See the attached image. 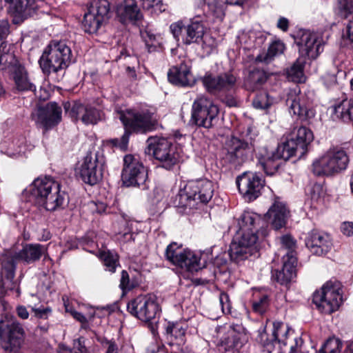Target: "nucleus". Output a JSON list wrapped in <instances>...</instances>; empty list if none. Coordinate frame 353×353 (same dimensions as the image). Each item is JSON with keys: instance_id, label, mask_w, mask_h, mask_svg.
<instances>
[{"instance_id": "f257e3e1", "label": "nucleus", "mask_w": 353, "mask_h": 353, "mask_svg": "<svg viewBox=\"0 0 353 353\" xmlns=\"http://www.w3.org/2000/svg\"><path fill=\"white\" fill-rule=\"evenodd\" d=\"M252 130L248 128L239 137L227 139L221 150V161L230 168H239L246 163L254 151Z\"/></svg>"}, {"instance_id": "f03ea898", "label": "nucleus", "mask_w": 353, "mask_h": 353, "mask_svg": "<svg viewBox=\"0 0 353 353\" xmlns=\"http://www.w3.org/2000/svg\"><path fill=\"white\" fill-rule=\"evenodd\" d=\"M30 192L35 203L48 211L61 208L67 196L61 190L60 183L50 176L36 179L30 185Z\"/></svg>"}, {"instance_id": "7ed1b4c3", "label": "nucleus", "mask_w": 353, "mask_h": 353, "mask_svg": "<svg viewBox=\"0 0 353 353\" xmlns=\"http://www.w3.org/2000/svg\"><path fill=\"white\" fill-rule=\"evenodd\" d=\"M121 121L125 127V132L119 140V146L123 150L127 148L131 133L145 134L157 129L159 125L157 114L148 109L129 111L127 114L121 116Z\"/></svg>"}, {"instance_id": "20e7f679", "label": "nucleus", "mask_w": 353, "mask_h": 353, "mask_svg": "<svg viewBox=\"0 0 353 353\" xmlns=\"http://www.w3.org/2000/svg\"><path fill=\"white\" fill-rule=\"evenodd\" d=\"M72 51L63 41H52L39 59L44 73L58 72L65 70L71 62Z\"/></svg>"}, {"instance_id": "39448f33", "label": "nucleus", "mask_w": 353, "mask_h": 353, "mask_svg": "<svg viewBox=\"0 0 353 353\" xmlns=\"http://www.w3.org/2000/svg\"><path fill=\"white\" fill-rule=\"evenodd\" d=\"M349 161L345 150L337 147L331 148L323 156L314 161L312 172L318 176H334L345 170Z\"/></svg>"}, {"instance_id": "423d86ee", "label": "nucleus", "mask_w": 353, "mask_h": 353, "mask_svg": "<svg viewBox=\"0 0 353 353\" xmlns=\"http://www.w3.org/2000/svg\"><path fill=\"white\" fill-rule=\"evenodd\" d=\"M312 301L323 313L330 314L337 310L343 302L341 283L337 281L326 282L314 293Z\"/></svg>"}, {"instance_id": "0eeeda50", "label": "nucleus", "mask_w": 353, "mask_h": 353, "mask_svg": "<svg viewBox=\"0 0 353 353\" xmlns=\"http://www.w3.org/2000/svg\"><path fill=\"white\" fill-rule=\"evenodd\" d=\"M105 163V157L101 150L90 151L79 168V177L88 185L97 184L103 178Z\"/></svg>"}, {"instance_id": "6e6552de", "label": "nucleus", "mask_w": 353, "mask_h": 353, "mask_svg": "<svg viewBox=\"0 0 353 353\" xmlns=\"http://www.w3.org/2000/svg\"><path fill=\"white\" fill-rule=\"evenodd\" d=\"M219 108L208 97L200 95L193 102L190 121L199 127L212 128L218 121Z\"/></svg>"}, {"instance_id": "1a4fd4ad", "label": "nucleus", "mask_w": 353, "mask_h": 353, "mask_svg": "<svg viewBox=\"0 0 353 353\" xmlns=\"http://www.w3.org/2000/svg\"><path fill=\"white\" fill-rule=\"evenodd\" d=\"M165 256L172 265L188 272H197L202 268L199 256L189 249L183 248L182 244L176 242L167 246Z\"/></svg>"}, {"instance_id": "9d476101", "label": "nucleus", "mask_w": 353, "mask_h": 353, "mask_svg": "<svg viewBox=\"0 0 353 353\" xmlns=\"http://www.w3.org/2000/svg\"><path fill=\"white\" fill-rule=\"evenodd\" d=\"M24 338L25 331L19 321H8L0 315V343L3 350L17 352L21 348Z\"/></svg>"}, {"instance_id": "9b49d317", "label": "nucleus", "mask_w": 353, "mask_h": 353, "mask_svg": "<svg viewBox=\"0 0 353 353\" xmlns=\"http://www.w3.org/2000/svg\"><path fill=\"white\" fill-rule=\"evenodd\" d=\"M148 153L161 163V166L170 170L179 159V154L172 143L165 138L150 137L147 140Z\"/></svg>"}, {"instance_id": "f8f14e48", "label": "nucleus", "mask_w": 353, "mask_h": 353, "mask_svg": "<svg viewBox=\"0 0 353 353\" xmlns=\"http://www.w3.org/2000/svg\"><path fill=\"white\" fill-rule=\"evenodd\" d=\"M260 232H237L229 250L231 260L238 263L252 256L256 250Z\"/></svg>"}, {"instance_id": "ddd939ff", "label": "nucleus", "mask_w": 353, "mask_h": 353, "mask_svg": "<svg viewBox=\"0 0 353 353\" xmlns=\"http://www.w3.org/2000/svg\"><path fill=\"white\" fill-rule=\"evenodd\" d=\"M128 311L144 322H149L156 318L160 309L156 298L152 295H141L128 303Z\"/></svg>"}, {"instance_id": "4468645a", "label": "nucleus", "mask_w": 353, "mask_h": 353, "mask_svg": "<svg viewBox=\"0 0 353 353\" xmlns=\"http://www.w3.org/2000/svg\"><path fill=\"white\" fill-rule=\"evenodd\" d=\"M121 176L126 186H140L145 182L148 172L138 159L132 154H127L123 159Z\"/></svg>"}, {"instance_id": "2eb2a0df", "label": "nucleus", "mask_w": 353, "mask_h": 353, "mask_svg": "<svg viewBox=\"0 0 353 353\" xmlns=\"http://www.w3.org/2000/svg\"><path fill=\"white\" fill-rule=\"evenodd\" d=\"M61 108L56 102L39 106L31 113L32 119L46 130L56 126L61 121Z\"/></svg>"}, {"instance_id": "dca6fc26", "label": "nucleus", "mask_w": 353, "mask_h": 353, "mask_svg": "<svg viewBox=\"0 0 353 353\" xmlns=\"http://www.w3.org/2000/svg\"><path fill=\"white\" fill-rule=\"evenodd\" d=\"M294 38L302 54L310 59H316L323 50L321 41L319 36L307 30L299 29L294 34Z\"/></svg>"}, {"instance_id": "f3484780", "label": "nucleus", "mask_w": 353, "mask_h": 353, "mask_svg": "<svg viewBox=\"0 0 353 353\" xmlns=\"http://www.w3.org/2000/svg\"><path fill=\"white\" fill-rule=\"evenodd\" d=\"M63 108L72 119L80 120L85 125L96 124L100 119V112L97 108L79 101L65 102Z\"/></svg>"}, {"instance_id": "a211bd4d", "label": "nucleus", "mask_w": 353, "mask_h": 353, "mask_svg": "<svg viewBox=\"0 0 353 353\" xmlns=\"http://www.w3.org/2000/svg\"><path fill=\"white\" fill-rule=\"evenodd\" d=\"M201 81L209 93L216 94L232 89L235 85L236 78L232 72L229 71L217 76L206 73L201 78Z\"/></svg>"}, {"instance_id": "6ab92c4d", "label": "nucleus", "mask_w": 353, "mask_h": 353, "mask_svg": "<svg viewBox=\"0 0 353 353\" xmlns=\"http://www.w3.org/2000/svg\"><path fill=\"white\" fill-rule=\"evenodd\" d=\"M239 192L248 201L256 199L263 187V181L256 173L244 172L236 179Z\"/></svg>"}, {"instance_id": "aec40b11", "label": "nucleus", "mask_w": 353, "mask_h": 353, "mask_svg": "<svg viewBox=\"0 0 353 353\" xmlns=\"http://www.w3.org/2000/svg\"><path fill=\"white\" fill-rule=\"evenodd\" d=\"M19 261L14 254L3 255L0 263V293L12 290L16 287L14 281L16 261Z\"/></svg>"}, {"instance_id": "412c9836", "label": "nucleus", "mask_w": 353, "mask_h": 353, "mask_svg": "<svg viewBox=\"0 0 353 353\" xmlns=\"http://www.w3.org/2000/svg\"><path fill=\"white\" fill-rule=\"evenodd\" d=\"M170 30L174 37L186 45L198 42L204 34V27L201 23H172Z\"/></svg>"}, {"instance_id": "4be33fe9", "label": "nucleus", "mask_w": 353, "mask_h": 353, "mask_svg": "<svg viewBox=\"0 0 353 353\" xmlns=\"http://www.w3.org/2000/svg\"><path fill=\"white\" fill-rule=\"evenodd\" d=\"M305 245L313 254L322 256L331 250L332 242L328 234L312 230L305 239Z\"/></svg>"}, {"instance_id": "5701e85b", "label": "nucleus", "mask_w": 353, "mask_h": 353, "mask_svg": "<svg viewBox=\"0 0 353 353\" xmlns=\"http://www.w3.org/2000/svg\"><path fill=\"white\" fill-rule=\"evenodd\" d=\"M239 232H260L262 237L268 235L266 223L256 214L250 212H244L237 221Z\"/></svg>"}, {"instance_id": "b1692460", "label": "nucleus", "mask_w": 353, "mask_h": 353, "mask_svg": "<svg viewBox=\"0 0 353 353\" xmlns=\"http://www.w3.org/2000/svg\"><path fill=\"white\" fill-rule=\"evenodd\" d=\"M111 14L108 0H92L83 22H105L110 19Z\"/></svg>"}, {"instance_id": "393cba45", "label": "nucleus", "mask_w": 353, "mask_h": 353, "mask_svg": "<svg viewBox=\"0 0 353 353\" xmlns=\"http://www.w3.org/2000/svg\"><path fill=\"white\" fill-rule=\"evenodd\" d=\"M6 70L12 72L14 82V88L19 92L36 90V86L30 79L28 74L24 67L21 65L15 59V62L9 65Z\"/></svg>"}, {"instance_id": "a878e982", "label": "nucleus", "mask_w": 353, "mask_h": 353, "mask_svg": "<svg viewBox=\"0 0 353 353\" xmlns=\"http://www.w3.org/2000/svg\"><path fill=\"white\" fill-rule=\"evenodd\" d=\"M283 265L281 270H272L273 280L281 285H287L296 276V258L292 252L287 255V259L283 257Z\"/></svg>"}, {"instance_id": "bb28decb", "label": "nucleus", "mask_w": 353, "mask_h": 353, "mask_svg": "<svg viewBox=\"0 0 353 353\" xmlns=\"http://www.w3.org/2000/svg\"><path fill=\"white\" fill-rule=\"evenodd\" d=\"M168 78L170 83L179 86H192L195 83L190 66L183 62L171 68L168 72Z\"/></svg>"}, {"instance_id": "cd10ccee", "label": "nucleus", "mask_w": 353, "mask_h": 353, "mask_svg": "<svg viewBox=\"0 0 353 353\" xmlns=\"http://www.w3.org/2000/svg\"><path fill=\"white\" fill-rule=\"evenodd\" d=\"M117 16L120 22H138L143 19V14L135 0H124L117 7Z\"/></svg>"}, {"instance_id": "c85d7f7f", "label": "nucleus", "mask_w": 353, "mask_h": 353, "mask_svg": "<svg viewBox=\"0 0 353 353\" xmlns=\"http://www.w3.org/2000/svg\"><path fill=\"white\" fill-rule=\"evenodd\" d=\"M190 194H193L199 203H206L212 197L214 188L211 181L199 179L188 182Z\"/></svg>"}, {"instance_id": "c756f323", "label": "nucleus", "mask_w": 353, "mask_h": 353, "mask_svg": "<svg viewBox=\"0 0 353 353\" xmlns=\"http://www.w3.org/2000/svg\"><path fill=\"white\" fill-rule=\"evenodd\" d=\"M289 213L290 212L285 203L279 199H276L274 203L266 213L265 216L268 221L272 223L273 228L276 230H279L285 226L286 220L289 216Z\"/></svg>"}, {"instance_id": "7c9ffc66", "label": "nucleus", "mask_w": 353, "mask_h": 353, "mask_svg": "<svg viewBox=\"0 0 353 353\" xmlns=\"http://www.w3.org/2000/svg\"><path fill=\"white\" fill-rule=\"evenodd\" d=\"M8 4L10 14L17 19L24 21L35 12L34 0H4Z\"/></svg>"}, {"instance_id": "2f4dec72", "label": "nucleus", "mask_w": 353, "mask_h": 353, "mask_svg": "<svg viewBox=\"0 0 353 353\" xmlns=\"http://www.w3.org/2000/svg\"><path fill=\"white\" fill-rule=\"evenodd\" d=\"M285 103L290 112L298 115L302 121H307L315 115V112L313 109L305 107L301 103L300 97L295 92L288 93Z\"/></svg>"}, {"instance_id": "473e14b6", "label": "nucleus", "mask_w": 353, "mask_h": 353, "mask_svg": "<svg viewBox=\"0 0 353 353\" xmlns=\"http://www.w3.org/2000/svg\"><path fill=\"white\" fill-rule=\"evenodd\" d=\"M298 145L299 157L307 151V147L314 139L312 132L305 126L294 128L289 137Z\"/></svg>"}, {"instance_id": "72a5a7b5", "label": "nucleus", "mask_w": 353, "mask_h": 353, "mask_svg": "<svg viewBox=\"0 0 353 353\" xmlns=\"http://www.w3.org/2000/svg\"><path fill=\"white\" fill-rule=\"evenodd\" d=\"M281 159L276 152L263 149L258 156L259 164L268 175H273L281 165Z\"/></svg>"}, {"instance_id": "f704fd0d", "label": "nucleus", "mask_w": 353, "mask_h": 353, "mask_svg": "<svg viewBox=\"0 0 353 353\" xmlns=\"http://www.w3.org/2000/svg\"><path fill=\"white\" fill-rule=\"evenodd\" d=\"M46 251V248L41 244H27L14 254L19 261L30 264L39 261Z\"/></svg>"}, {"instance_id": "c9c22d12", "label": "nucleus", "mask_w": 353, "mask_h": 353, "mask_svg": "<svg viewBox=\"0 0 353 353\" xmlns=\"http://www.w3.org/2000/svg\"><path fill=\"white\" fill-rule=\"evenodd\" d=\"M9 34L8 23H0V70H5L15 62L13 54L6 52V43L2 40Z\"/></svg>"}, {"instance_id": "e433bc0d", "label": "nucleus", "mask_w": 353, "mask_h": 353, "mask_svg": "<svg viewBox=\"0 0 353 353\" xmlns=\"http://www.w3.org/2000/svg\"><path fill=\"white\" fill-rule=\"evenodd\" d=\"M205 3L208 5L211 12L212 19H203L200 14H196L193 19H190V22H208L209 21H223L225 15L222 8L217 6L218 0H203ZM210 17H208L209 18Z\"/></svg>"}, {"instance_id": "4c0bfd02", "label": "nucleus", "mask_w": 353, "mask_h": 353, "mask_svg": "<svg viewBox=\"0 0 353 353\" xmlns=\"http://www.w3.org/2000/svg\"><path fill=\"white\" fill-rule=\"evenodd\" d=\"M285 50L284 43L279 41H274L269 46L266 52H263L256 57V60L259 62H263L265 63H270L273 59L281 54Z\"/></svg>"}, {"instance_id": "58836bf2", "label": "nucleus", "mask_w": 353, "mask_h": 353, "mask_svg": "<svg viewBox=\"0 0 353 353\" xmlns=\"http://www.w3.org/2000/svg\"><path fill=\"white\" fill-rule=\"evenodd\" d=\"M276 153L284 161L288 160L293 156L297 155L299 157L298 145L290 137L285 141L278 145Z\"/></svg>"}, {"instance_id": "ea45409f", "label": "nucleus", "mask_w": 353, "mask_h": 353, "mask_svg": "<svg viewBox=\"0 0 353 353\" xmlns=\"http://www.w3.org/2000/svg\"><path fill=\"white\" fill-rule=\"evenodd\" d=\"M167 337L174 338L180 343L184 342L187 325L183 322H168L165 327Z\"/></svg>"}, {"instance_id": "a19ab883", "label": "nucleus", "mask_w": 353, "mask_h": 353, "mask_svg": "<svg viewBox=\"0 0 353 353\" xmlns=\"http://www.w3.org/2000/svg\"><path fill=\"white\" fill-rule=\"evenodd\" d=\"M290 329L282 322L276 321L273 323L272 331V341L276 344L286 345L287 339Z\"/></svg>"}, {"instance_id": "79ce46f5", "label": "nucleus", "mask_w": 353, "mask_h": 353, "mask_svg": "<svg viewBox=\"0 0 353 353\" xmlns=\"http://www.w3.org/2000/svg\"><path fill=\"white\" fill-rule=\"evenodd\" d=\"M265 72L260 69L251 70L246 79L245 85L252 90L259 88L267 80Z\"/></svg>"}, {"instance_id": "37998d69", "label": "nucleus", "mask_w": 353, "mask_h": 353, "mask_svg": "<svg viewBox=\"0 0 353 353\" xmlns=\"http://www.w3.org/2000/svg\"><path fill=\"white\" fill-rule=\"evenodd\" d=\"M178 206L185 209L196 208L199 201L196 200V197L193 194H190L188 190V183L183 190H181L177 195Z\"/></svg>"}, {"instance_id": "c03bdc74", "label": "nucleus", "mask_w": 353, "mask_h": 353, "mask_svg": "<svg viewBox=\"0 0 353 353\" xmlns=\"http://www.w3.org/2000/svg\"><path fill=\"white\" fill-rule=\"evenodd\" d=\"M334 119L342 120L344 122L352 121L351 114L350 113V101L343 99L333 106Z\"/></svg>"}, {"instance_id": "a18cd8bd", "label": "nucleus", "mask_w": 353, "mask_h": 353, "mask_svg": "<svg viewBox=\"0 0 353 353\" xmlns=\"http://www.w3.org/2000/svg\"><path fill=\"white\" fill-rule=\"evenodd\" d=\"M143 9L151 16H157L165 11L167 5L163 0H140Z\"/></svg>"}, {"instance_id": "49530a36", "label": "nucleus", "mask_w": 353, "mask_h": 353, "mask_svg": "<svg viewBox=\"0 0 353 353\" xmlns=\"http://www.w3.org/2000/svg\"><path fill=\"white\" fill-rule=\"evenodd\" d=\"M140 34L145 41V46L149 52H154L157 48V35L154 32V31L149 27V26H146L145 28L140 29Z\"/></svg>"}, {"instance_id": "de8ad7c7", "label": "nucleus", "mask_w": 353, "mask_h": 353, "mask_svg": "<svg viewBox=\"0 0 353 353\" xmlns=\"http://www.w3.org/2000/svg\"><path fill=\"white\" fill-rule=\"evenodd\" d=\"M231 330L229 336L221 341V346H225V350L234 348L237 346L238 341L235 339L234 333L241 334L244 333L245 329L241 324H232L230 325Z\"/></svg>"}, {"instance_id": "09e8293b", "label": "nucleus", "mask_w": 353, "mask_h": 353, "mask_svg": "<svg viewBox=\"0 0 353 353\" xmlns=\"http://www.w3.org/2000/svg\"><path fill=\"white\" fill-rule=\"evenodd\" d=\"M287 78L289 81L296 83H300L303 81V65L299 60H297L288 69Z\"/></svg>"}, {"instance_id": "8fccbe9b", "label": "nucleus", "mask_w": 353, "mask_h": 353, "mask_svg": "<svg viewBox=\"0 0 353 353\" xmlns=\"http://www.w3.org/2000/svg\"><path fill=\"white\" fill-rule=\"evenodd\" d=\"M100 257L105 266L106 270L110 272H114L119 263V256L117 254L110 251H103L101 252Z\"/></svg>"}, {"instance_id": "3c124183", "label": "nucleus", "mask_w": 353, "mask_h": 353, "mask_svg": "<svg viewBox=\"0 0 353 353\" xmlns=\"http://www.w3.org/2000/svg\"><path fill=\"white\" fill-rule=\"evenodd\" d=\"M342 343L336 338H329L321 346L318 353H340Z\"/></svg>"}, {"instance_id": "603ef678", "label": "nucleus", "mask_w": 353, "mask_h": 353, "mask_svg": "<svg viewBox=\"0 0 353 353\" xmlns=\"http://www.w3.org/2000/svg\"><path fill=\"white\" fill-rule=\"evenodd\" d=\"M270 299L268 295H262L258 300L253 301L252 310L260 315L263 314L269 308Z\"/></svg>"}, {"instance_id": "864d4df0", "label": "nucleus", "mask_w": 353, "mask_h": 353, "mask_svg": "<svg viewBox=\"0 0 353 353\" xmlns=\"http://www.w3.org/2000/svg\"><path fill=\"white\" fill-rule=\"evenodd\" d=\"M139 285V281L136 279H130L125 270L121 272L120 288L123 292H128Z\"/></svg>"}, {"instance_id": "5fc2aeb1", "label": "nucleus", "mask_w": 353, "mask_h": 353, "mask_svg": "<svg viewBox=\"0 0 353 353\" xmlns=\"http://www.w3.org/2000/svg\"><path fill=\"white\" fill-rule=\"evenodd\" d=\"M272 103V99H270L266 92L259 94L252 101L253 106L258 109H268Z\"/></svg>"}, {"instance_id": "6e6d98bb", "label": "nucleus", "mask_w": 353, "mask_h": 353, "mask_svg": "<svg viewBox=\"0 0 353 353\" xmlns=\"http://www.w3.org/2000/svg\"><path fill=\"white\" fill-rule=\"evenodd\" d=\"M257 340L263 347H265L269 352L272 351L276 344L275 342L272 341V336L269 338L265 330H263L262 332H259Z\"/></svg>"}, {"instance_id": "4d7b16f0", "label": "nucleus", "mask_w": 353, "mask_h": 353, "mask_svg": "<svg viewBox=\"0 0 353 353\" xmlns=\"http://www.w3.org/2000/svg\"><path fill=\"white\" fill-rule=\"evenodd\" d=\"M280 243L283 248L288 250L287 253L283 257H285V259H287V255L290 252H292L293 254H294L293 248L295 246V241L290 235H283L281 236Z\"/></svg>"}, {"instance_id": "13d9d810", "label": "nucleus", "mask_w": 353, "mask_h": 353, "mask_svg": "<svg viewBox=\"0 0 353 353\" xmlns=\"http://www.w3.org/2000/svg\"><path fill=\"white\" fill-rule=\"evenodd\" d=\"M101 343L103 345L106 347L107 350L105 353H118L119 352V347L118 345L114 340H108L106 338L103 339L101 341Z\"/></svg>"}, {"instance_id": "bf43d9fd", "label": "nucleus", "mask_w": 353, "mask_h": 353, "mask_svg": "<svg viewBox=\"0 0 353 353\" xmlns=\"http://www.w3.org/2000/svg\"><path fill=\"white\" fill-rule=\"evenodd\" d=\"M219 302L223 313L230 312V302L229 296L225 292H221L219 295Z\"/></svg>"}, {"instance_id": "052dcab7", "label": "nucleus", "mask_w": 353, "mask_h": 353, "mask_svg": "<svg viewBox=\"0 0 353 353\" xmlns=\"http://www.w3.org/2000/svg\"><path fill=\"white\" fill-rule=\"evenodd\" d=\"M102 23H81V28L89 34H97Z\"/></svg>"}, {"instance_id": "680f3d73", "label": "nucleus", "mask_w": 353, "mask_h": 353, "mask_svg": "<svg viewBox=\"0 0 353 353\" xmlns=\"http://www.w3.org/2000/svg\"><path fill=\"white\" fill-rule=\"evenodd\" d=\"M346 3L344 5H342L340 7V14L341 17H343L345 19H347V17L349 14H352L353 11V5L352 4L353 3V0H344Z\"/></svg>"}, {"instance_id": "e2e57ef3", "label": "nucleus", "mask_w": 353, "mask_h": 353, "mask_svg": "<svg viewBox=\"0 0 353 353\" xmlns=\"http://www.w3.org/2000/svg\"><path fill=\"white\" fill-rule=\"evenodd\" d=\"M73 350L74 353H88L84 344L83 338L74 341Z\"/></svg>"}, {"instance_id": "0e129e2a", "label": "nucleus", "mask_w": 353, "mask_h": 353, "mask_svg": "<svg viewBox=\"0 0 353 353\" xmlns=\"http://www.w3.org/2000/svg\"><path fill=\"white\" fill-rule=\"evenodd\" d=\"M341 231L343 234L347 236H351L353 235V222L345 221L341 223Z\"/></svg>"}, {"instance_id": "69168bd1", "label": "nucleus", "mask_w": 353, "mask_h": 353, "mask_svg": "<svg viewBox=\"0 0 353 353\" xmlns=\"http://www.w3.org/2000/svg\"><path fill=\"white\" fill-rule=\"evenodd\" d=\"M324 84L327 87L335 85L337 81L336 76L334 74H326L323 77Z\"/></svg>"}, {"instance_id": "338daca9", "label": "nucleus", "mask_w": 353, "mask_h": 353, "mask_svg": "<svg viewBox=\"0 0 353 353\" xmlns=\"http://www.w3.org/2000/svg\"><path fill=\"white\" fill-rule=\"evenodd\" d=\"M32 311L38 318H46L47 315L51 312V310L48 307L46 308H32Z\"/></svg>"}, {"instance_id": "774afa93", "label": "nucleus", "mask_w": 353, "mask_h": 353, "mask_svg": "<svg viewBox=\"0 0 353 353\" xmlns=\"http://www.w3.org/2000/svg\"><path fill=\"white\" fill-rule=\"evenodd\" d=\"M16 310L19 317L22 319H27L28 318L29 313L25 306L19 305Z\"/></svg>"}]
</instances>
